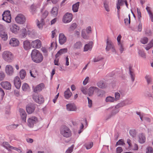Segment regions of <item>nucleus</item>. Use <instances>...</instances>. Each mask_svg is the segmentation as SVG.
I'll list each match as a JSON object with an SVG mask.
<instances>
[{
	"mask_svg": "<svg viewBox=\"0 0 153 153\" xmlns=\"http://www.w3.org/2000/svg\"><path fill=\"white\" fill-rule=\"evenodd\" d=\"M36 108V105L31 103L29 104L26 106V110L27 112L29 114H30L33 112Z\"/></svg>",
	"mask_w": 153,
	"mask_h": 153,
	"instance_id": "9d476101",
	"label": "nucleus"
},
{
	"mask_svg": "<svg viewBox=\"0 0 153 153\" xmlns=\"http://www.w3.org/2000/svg\"><path fill=\"white\" fill-rule=\"evenodd\" d=\"M93 142H91L88 144H85V146L87 149H91L93 146Z\"/></svg>",
	"mask_w": 153,
	"mask_h": 153,
	"instance_id": "4d7b16f0",
	"label": "nucleus"
},
{
	"mask_svg": "<svg viewBox=\"0 0 153 153\" xmlns=\"http://www.w3.org/2000/svg\"><path fill=\"white\" fill-rule=\"evenodd\" d=\"M16 22L20 24H23L25 22L26 18L22 14H18L15 18Z\"/></svg>",
	"mask_w": 153,
	"mask_h": 153,
	"instance_id": "0eeeda50",
	"label": "nucleus"
},
{
	"mask_svg": "<svg viewBox=\"0 0 153 153\" xmlns=\"http://www.w3.org/2000/svg\"><path fill=\"white\" fill-rule=\"evenodd\" d=\"M138 54L142 57L146 58L145 54L143 51L141 50H139L138 51Z\"/></svg>",
	"mask_w": 153,
	"mask_h": 153,
	"instance_id": "5fc2aeb1",
	"label": "nucleus"
},
{
	"mask_svg": "<svg viewBox=\"0 0 153 153\" xmlns=\"http://www.w3.org/2000/svg\"><path fill=\"white\" fill-rule=\"evenodd\" d=\"M125 105L131 104L133 102L131 99H128L123 100Z\"/></svg>",
	"mask_w": 153,
	"mask_h": 153,
	"instance_id": "37998d69",
	"label": "nucleus"
},
{
	"mask_svg": "<svg viewBox=\"0 0 153 153\" xmlns=\"http://www.w3.org/2000/svg\"><path fill=\"white\" fill-rule=\"evenodd\" d=\"M145 34L148 36H150L152 34V32L150 29L148 28H146L145 30Z\"/></svg>",
	"mask_w": 153,
	"mask_h": 153,
	"instance_id": "603ef678",
	"label": "nucleus"
},
{
	"mask_svg": "<svg viewBox=\"0 0 153 153\" xmlns=\"http://www.w3.org/2000/svg\"><path fill=\"white\" fill-rule=\"evenodd\" d=\"M31 55L32 60L36 63H40L43 60V57L42 54L36 49L33 50Z\"/></svg>",
	"mask_w": 153,
	"mask_h": 153,
	"instance_id": "f257e3e1",
	"label": "nucleus"
},
{
	"mask_svg": "<svg viewBox=\"0 0 153 153\" xmlns=\"http://www.w3.org/2000/svg\"><path fill=\"white\" fill-rule=\"evenodd\" d=\"M76 27L77 25L76 23H73L71 25L69 28V30L70 31H73L76 29Z\"/></svg>",
	"mask_w": 153,
	"mask_h": 153,
	"instance_id": "49530a36",
	"label": "nucleus"
},
{
	"mask_svg": "<svg viewBox=\"0 0 153 153\" xmlns=\"http://www.w3.org/2000/svg\"><path fill=\"white\" fill-rule=\"evenodd\" d=\"M129 74L131 78V81L133 82L134 80L135 75L134 72V70L132 68V67L130 66L129 67Z\"/></svg>",
	"mask_w": 153,
	"mask_h": 153,
	"instance_id": "412c9836",
	"label": "nucleus"
},
{
	"mask_svg": "<svg viewBox=\"0 0 153 153\" xmlns=\"http://www.w3.org/2000/svg\"><path fill=\"white\" fill-rule=\"evenodd\" d=\"M123 151V149L121 147H118L116 149L117 153H121Z\"/></svg>",
	"mask_w": 153,
	"mask_h": 153,
	"instance_id": "774afa93",
	"label": "nucleus"
},
{
	"mask_svg": "<svg viewBox=\"0 0 153 153\" xmlns=\"http://www.w3.org/2000/svg\"><path fill=\"white\" fill-rule=\"evenodd\" d=\"M30 9L31 10V12L33 14L35 13L36 8L35 6L33 5H32L31 6Z\"/></svg>",
	"mask_w": 153,
	"mask_h": 153,
	"instance_id": "13d9d810",
	"label": "nucleus"
},
{
	"mask_svg": "<svg viewBox=\"0 0 153 153\" xmlns=\"http://www.w3.org/2000/svg\"><path fill=\"white\" fill-rule=\"evenodd\" d=\"M147 153H153V149L151 147H149L147 149Z\"/></svg>",
	"mask_w": 153,
	"mask_h": 153,
	"instance_id": "338daca9",
	"label": "nucleus"
},
{
	"mask_svg": "<svg viewBox=\"0 0 153 153\" xmlns=\"http://www.w3.org/2000/svg\"><path fill=\"white\" fill-rule=\"evenodd\" d=\"M68 51L67 48H65L60 49L56 53L55 55L56 58H57L59 56L62 54L65 53L67 52Z\"/></svg>",
	"mask_w": 153,
	"mask_h": 153,
	"instance_id": "a878e982",
	"label": "nucleus"
},
{
	"mask_svg": "<svg viewBox=\"0 0 153 153\" xmlns=\"http://www.w3.org/2000/svg\"><path fill=\"white\" fill-rule=\"evenodd\" d=\"M115 100L116 101L119 100L120 97V94L118 92H116L115 94Z\"/></svg>",
	"mask_w": 153,
	"mask_h": 153,
	"instance_id": "680f3d73",
	"label": "nucleus"
},
{
	"mask_svg": "<svg viewBox=\"0 0 153 153\" xmlns=\"http://www.w3.org/2000/svg\"><path fill=\"white\" fill-rule=\"evenodd\" d=\"M0 93H1V100H2L4 97L5 93L4 90L1 88H0Z\"/></svg>",
	"mask_w": 153,
	"mask_h": 153,
	"instance_id": "0e129e2a",
	"label": "nucleus"
},
{
	"mask_svg": "<svg viewBox=\"0 0 153 153\" xmlns=\"http://www.w3.org/2000/svg\"><path fill=\"white\" fill-rule=\"evenodd\" d=\"M72 95V93L71 92L69 88H68L66 91L64 92V96L65 98L66 99H68Z\"/></svg>",
	"mask_w": 153,
	"mask_h": 153,
	"instance_id": "c85d7f7f",
	"label": "nucleus"
},
{
	"mask_svg": "<svg viewBox=\"0 0 153 153\" xmlns=\"http://www.w3.org/2000/svg\"><path fill=\"white\" fill-rule=\"evenodd\" d=\"M19 41L18 39L15 38H12L9 42V44L13 47H16L18 45Z\"/></svg>",
	"mask_w": 153,
	"mask_h": 153,
	"instance_id": "aec40b11",
	"label": "nucleus"
},
{
	"mask_svg": "<svg viewBox=\"0 0 153 153\" xmlns=\"http://www.w3.org/2000/svg\"><path fill=\"white\" fill-rule=\"evenodd\" d=\"M29 87L27 84L25 83L22 86V89L24 91H26L29 90Z\"/></svg>",
	"mask_w": 153,
	"mask_h": 153,
	"instance_id": "a19ab883",
	"label": "nucleus"
},
{
	"mask_svg": "<svg viewBox=\"0 0 153 153\" xmlns=\"http://www.w3.org/2000/svg\"><path fill=\"white\" fill-rule=\"evenodd\" d=\"M20 76L22 79H24L26 75L25 71L24 69H22L19 72Z\"/></svg>",
	"mask_w": 153,
	"mask_h": 153,
	"instance_id": "f704fd0d",
	"label": "nucleus"
},
{
	"mask_svg": "<svg viewBox=\"0 0 153 153\" xmlns=\"http://www.w3.org/2000/svg\"><path fill=\"white\" fill-rule=\"evenodd\" d=\"M72 19V14L70 13H67L64 16L62 21L65 23H68L71 21Z\"/></svg>",
	"mask_w": 153,
	"mask_h": 153,
	"instance_id": "1a4fd4ad",
	"label": "nucleus"
},
{
	"mask_svg": "<svg viewBox=\"0 0 153 153\" xmlns=\"http://www.w3.org/2000/svg\"><path fill=\"white\" fill-rule=\"evenodd\" d=\"M2 57L5 61L8 62H11L13 59L12 53L8 51L3 52L2 53Z\"/></svg>",
	"mask_w": 153,
	"mask_h": 153,
	"instance_id": "7ed1b4c3",
	"label": "nucleus"
},
{
	"mask_svg": "<svg viewBox=\"0 0 153 153\" xmlns=\"http://www.w3.org/2000/svg\"><path fill=\"white\" fill-rule=\"evenodd\" d=\"M5 77L4 73L2 72H0V81L3 80Z\"/></svg>",
	"mask_w": 153,
	"mask_h": 153,
	"instance_id": "052dcab7",
	"label": "nucleus"
},
{
	"mask_svg": "<svg viewBox=\"0 0 153 153\" xmlns=\"http://www.w3.org/2000/svg\"><path fill=\"white\" fill-rule=\"evenodd\" d=\"M82 46V43L80 41L76 42L74 45V48L76 49H80Z\"/></svg>",
	"mask_w": 153,
	"mask_h": 153,
	"instance_id": "72a5a7b5",
	"label": "nucleus"
},
{
	"mask_svg": "<svg viewBox=\"0 0 153 153\" xmlns=\"http://www.w3.org/2000/svg\"><path fill=\"white\" fill-rule=\"evenodd\" d=\"M107 46L105 48L106 51H109L110 49H111L114 46L113 45L112 42L111 41H109L108 39L106 42Z\"/></svg>",
	"mask_w": 153,
	"mask_h": 153,
	"instance_id": "bb28decb",
	"label": "nucleus"
},
{
	"mask_svg": "<svg viewBox=\"0 0 153 153\" xmlns=\"http://www.w3.org/2000/svg\"><path fill=\"white\" fill-rule=\"evenodd\" d=\"M0 36L1 38V39L4 41L7 40L8 39V36L6 30L1 31L0 32Z\"/></svg>",
	"mask_w": 153,
	"mask_h": 153,
	"instance_id": "5701e85b",
	"label": "nucleus"
},
{
	"mask_svg": "<svg viewBox=\"0 0 153 153\" xmlns=\"http://www.w3.org/2000/svg\"><path fill=\"white\" fill-rule=\"evenodd\" d=\"M19 111L20 113V115L22 121L25 122L26 121L27 114L25 111L24 109L22 108H20L19 110Z\"/></svg>",
	"mask_w": 153,
	"mask_h": 153,
	"instance_id": "6ab92c4d",
	"label": "nucleus"
},
{
	"mask_svg": "<svg viewBox=\"0 0 153 153\" xmlns=\"http://www.w3.org/2000/svg\"><path fill=\"white\" fill-rule=\"evenodd\" d=\"M60 130L61 134L64 137H69L71 135L70 129L65 126H62Z\"/></svg>",
	"mask_w": 153,
	"mask_h": 153,
	"instance_id": "f03ea898",
	"label": "nucleus"
},
{
	"mask_svg": "<svg viewBox=\"0 0 153 153\" xmlns=\"http://www.w3.org/2000/svg\"><path fill=\"white\" fill-rule=\"evenodd\" d=\"M33 98L36 102L39 104L43 103L44 101V99L42 96L37 93H35L33 94Z\"/></svg>",
	"mask_w": 153,
	"mask_h": 153,
	"instance_id": "20e7f679",
	"label": "nucleus"
},
{
	"mask_svg": "<svg viewBox=\"0 0 153 153\" xmlns=\"http://www.w3.org/2000/svg\"><path fill=\"white\" fill-rule=\"evenodd\" d=\"M14 84L16 88L19 89L21 85L20 79L19 76L15 77L14 79Z\"/></svg>",
	"mask_w": 153,
	"mask_h": 153,
	"instance_id": "ddd939ff",
	"label": "nucleus"
},
{
	"mask_svg": "<svg viewBox=\"0 0 153 153\" xmlns=\"http://www.w3.org/2000/svg\"><path fill=\"white\" fill-rule=\"evenodd\" d=\"M41 41L39 39L33 41L31 43V46L33 48H39L41 47Z\"/></svg>",
	"mask_w": 153,
	"mask_h": 153,
	"instance_id": "9b49d317",
	"label": "nucleus"
},
{
	"mask_svg": "<svg viewBox=\"0 0 153 153\" xmlns=\"http://www.w3.org/2000/svg\"><path fill=\"white\" fill-rule=\"evenodd\" d=\"M10 29L13 33H16L19 30V27L16 25L13 24L12 26H11Z\"/></svg>",
	"mask_w": 153,
	"mask_h": 153,
	"instance_id": "b1692460",
	"label": "nucleus"
},
{
	"mask_svg": "<svg viewBox=\"0 0 153 153\" xmlns=\"http://www.w3.org/2000/svg\"><path fill=\"white\" fill-rule=\"evenodd\" d=\"M82 36L84 39H88L89 37V36L88 35H87L86 33L85 30H82Z\"/></svg>",
	"mask_w": 153,
	"mask_h": 153,
	"instance_id": "8fccbe9b",
	"label": "nucleus"
},
{
	"mask_svg": "<svg viewBox=\"0 0 153 153\" xmlns=\"http://www.w3.org/2000/svg\"><path fill=\"white\" fill-rule=\"evenodd\" d=\"M115 100V98L113 97L109 96L106 97L105 101L106 102H113Z\"/></svg>",
	"mask_w": 153,
	"mask_h": 153,
	"instance_id": "58836bf2",
	"label": "nucleus"
},
{
	"mask_svg": "<svg viewBox=\"0 0 153 153\" xmlns=\"http://www.w3.org/2000/svg\"><path fill=\"white\" fill-rule=\"evenodd\" d=\"M130 135L132 137H136L137 132L135 129L130 130L129 131Z\"/></svg>",
	"mask_w": 153,
	"mask_h": 153,
	"instance_id": "ea45409f",
	"label": "nucleus"
},
{
	"mask_svg": "<svg viewBox=\"0 0 153 153\" xmlns=\"http://www.w3.org/2000/svg\"><path fill=\"white\" fill-rule=\"evenodd\" d=\"M74 146L72 145L70 147H69L65 152V153H71L73 151Z\"/></svg>",
	"mask_w": 153,
	"mask_h": 153,
	"instance_id": "6e6d98bb",
	"label": "nucleus"
},
{
	"mask_svg": "<svg viewBox=\"0 0 153 153\" xmlns=\"http://www.w3.org/2000/svg\"><path fill=\"white\" fill-rule=\"evenodd\" d=\"M3 146L6 149H11V148H13L12 146H10L7 142H4L3 143Z\"/></svg>",
	"mask_w": 153,
	"mask_h": 153,
	"instance_id": "c03bdc74",
	"label": "nucleus"
},
{
	"mask_svg": "<svg viewBox=\"0 0 153 153\" xmlns=\"http://www.w3.org/2000/svg\"><path fill=\"white\" fill-rule=\"evenodd\" d=\"M148 38L147 37H145L141 39L140 42L142 44H146L148 42Z\"/></svg>",
	"mask_w": 153,
	"mask_h": 153,
	"instance_id": "a18cd8bd",
	"label": "nucleus"
},
{
	"mask_svg": "<svg viewBox=\"0 0 153 153\" xmlns=\"http://www.w3.org/2000/svg\"><path fill=\"white\" fill-rule=\"evenodd\" d=\"M2 15L3 20L8 23L11 22V17L10 11L7 10L3 12Z\"/></svg>",
	"mask_w": 153,
	"mask_h": 153,
	"instance_id": "39448f33",
	"label": "nucleus"
},
{
	"mask_svg": "<svg viewBox=\"0 0 153 153\" xmlns=\"http://www.w3.org/2000/svg\"><path fill=\"white\" fill-rule=\"evenodd\" d=\"M22 36L23 38H25L27 35V30L25 28H23L22 30Z\"/></svg>",
	"mask_w": 153,
	"mask_h": 153,
	"instance_id": "3c124183",
	"label": "nucleus"
},
{
	"mask_svg": "<svg viewBox=\"0 0 153 153\" xmlns=\"http://www.w3.org/2000/svg\"><path fill=\"white\" fill-rule=\"evenodd\" d=\"M124 141L123 139H121L119 140L118 142L116 143V145H123L124 144Z\"/></svg>",
	"mask_w": 153,
	"mask_h": 153,
	"instance_id": "e2e57ef3",
	"label": "nucleus"
},
{
	"mask_svg": "<svg viewBox=\"0 0 153 153\" xmlns=\"http://www.w3.org/2000/svg\"><path fill=\"white\" fill-rule=\"evenodd\" d=\"M58 12V8L56 7H53L51 11L52 14L54 16H56L57 15Z\"/></svg>",
	"mask_w": 153,
	"mask_h": 153,
	"instance_id": "e433bc0d",
	"label": "nucleus"
},
{
	"mask_svg": "<svg viewBox=\"0 0 153 153\" xmlns=\"http://www.w3.org/2000/svg\"><path fill=\"white\" fill-rule=\"evenodd\" d=\"M92 42H91L88 44H86L84 47V51H86L89 50H91L92 48Z\"/></svg>",
	"mask_w": 153,
	"mask_h": 153,
	"instance_id": "cd10ccee",
	"label": "nucleus"
},
{
	"mask_svg": "<svg viewBox=\"0 0 153 153\" xmlns=\"http://www.w3.org/2000/svg\"><path fill=\"white\" fill-rule=\"evenodd\" d=\"M97 93V96L100 97H102L104 94V92L102 90H100L98 88V90L96 91Z\"/></svg>",
	"mask_w": 153,
	"mask_h": 153,
	"instance_id": "4c0bfd02",
	"label": "nucleus"
},
{
	"mask_svg": "<svg viewBox=\"0 0 153 153\" xmlns=\"http://www.w3.org/2000/svg\"><path fill=\"white\" fill-rule=\"evenodd\" d=\"M0 85L3 88L6 90H10L11 89V84L8 81L2 82Z\"/></svg>",
	"mask_w": 153,
	"mask_h": 153,
	"instance_id": "f8f14e48",
	"label": "nucleus"
},
{
	"mask_svg": "<svg viewBox=\"0 0 153 153\" xmlns=\"http://www.w3.org/2000/svg\"><path fill=\"white\" fill-rule=\"evenodd\" d=\"M138 141L139 143L143 144L145 143L146 141L145 135L143 133L139 134L137 137Z\"/></svg>",
	"mask_w": 153,
	"mask_h": 153,
	"instance_id": "dca6fc26",
	"label": "nucleus"
},
{
	"mask_svg": "<svg viewBox=\"0 0 153 153\" xmlns=\"http://www.w3.org/2000/svg\"><path fill=\"white\" fill-rule=\"evenodd\" d=\"M31 43L27 40H26L23 42V47L26 50H27L31 48Z\"/></svg>",
	"mask_w": 153,
	"mask_h": 153,
	"instance_id": "393cba45",
	"label": "nucleus"
},
{
	"mask_svg": "<svg viewBox=\"0 0 153 153\" xmlns=\"http://www.w3.org/2000/svg\"><path fill=\"white\" fill-rule=\"evenodd\" d=\"M38 122V119L36 117H32L29 118L27 120L28 126L31 128L33 127L34 124Z\"/></svg>",
	"mask_w": 153,
	"mask_h": 153,
	"instance_id": "6e6552de",
	"label": "nucleus"
},
{
	"mask_svg": "<svg viewBox=\"0 0 153 153\" xmlns=\"http://www.w3.org/2000/svg\"><path fill=\"white\" fill-rule=\"evenodd\" d=\"M145 78L146 81L148 85L152 84V79L151 76L146 75Z\"/></svg>",
	"mask_w": 153,
	"mask_h": 153,
	"instance_id": "7c9ffc66",
	"label": "nucleus"
},
{
	"mask_svg": "<svg viewBox=\"0 0 153 153\" xmlns=\"http://www.w3.org/2000/svg\"><path fill=\"white\" fill-rule=\"evenodd\" d=\"M79 2H78L73 4L72 6V10L74 12H76L78 11L79 6Z\"/></svg>",
	"mask_w": 153,
	"mask_h": 153,
	"instance_id": "2f4dec72",
	"label": "nucleus"
},
{
	"mask_svg": "<svg viewBox=\"0 0 153 153\" xmlns=\"http://www.w3.org/2000/svg\"><path fill=\"white\" fill-rule=\"evenodd\" d=\"M19 126L18 124H13L11 125H10V129L14 130L17 127Z\"/></svg>",
	"mask_w": 153,
	"mask_h": 153,
	"instance_id": "864d4df0",
	"label": "nucleus"
},
{
	"mask_svg": "<svg viewBox=\"0 0 153 153\" xmlns=\"http://www.w3.org/2000/svg\"><path fill=\"white\" fill-rule=\"evenodd\" d=\"M97 86L100 88H104L106 86L105 83L103 81H100L97 83Z\"/></svg>",
	"mask_w": 153,
	"mask_h": 153,
	"instance_id": "c9c22d12",
	"label": "nucleus"
},
{
	"mask_svg": "<svg viewBox=\"0 0 153 153\" xmlns=\"http://www.w3.org/2000/svg\"><path fill=\"white\" fill-rule=\"evenodd\" d=\"M67 39L63 33L59 34V42L61 45L64 44L66 41Z\"/></svg>",
	"mask_w": 153,
	"mask_h": 153,
	"instance_id": "2eb2a0df",
	"label": "nucleus"
},
{
	"mask_svg": "<svg viewBox=\"0 0 153 153\" xmlns=\"http://www.w3.org/2000/svg\"><path fill=\"white\" fill-rule=\"evenodd\" d=\"M124 0H117V4L122 6L124 5Z\"/></svg>",
	"mask_w": 153,
	"mask_h": 153,
	"instance_id": "69168bd1",
	"label": "nucleus"
},
{
	"mask_svg": "<svg viewBox=\"0 0 153 153\" xmlns=\"http://www.w3.org/2000/svg\"><path fill=\"white\" fill-rule=\"evenodd\" d=\"M124 106H126L124 102V101H123L118 103L115 107H116V108H117L118 109L119 108L122 107Z\"/></svg>",
	"mask_w": 153,
	"mask_h": 153,
	"instance_id": "de8ad7c7",
	"label": "nucleus"
},
{
	"mask_svg": "<svg viewBox=\"0 0 153 153\" xmlns=\"http://www.w3.org/2000/svg\"><path fill=\"white\" fill-rule=\"evenodd\" d=\"M48 14V12L47 10H45L42 14L40 21H39L38 20L37 25L39 28H40L42 27V26L44 24V19L46 17Z\"/></svg>",
	"mask_w": 153,
	"mask_h": 153,
	"instance_id": "423d86ee",
	"label": "nucleus"
},
{
	"mask_svg": "<svg viewBox=\"0 0 153 153\" xmlns=\"http://www.w3.org/2000/svg\"><path fill=\"white\" fill-rule=\"evenodd\" d=\"M44 87V84L41 83L33 88V91L35 93H37L41 91Z\"/></svg>",
	"mask_w": 153,
	"mask_h": 153,
	"instance_id": "f3484780",
	"label": "nucleus"
},
{
	"mask_svg": "<svg viewBox=\"0 0 153 153\" xmlns=\"http://www.w3.org/2000/svg\"><path fill=\"white\" fill-rule=\"evenodd\" d=\"M128 18L125 19L124 23L126 25H129L130 23V14L128 15Z\"/></svg>",
	"mask_w": 153,
	"mask_h": 153,
	"instance_id": "79ce46f5",
	"label": "nucleus"
},
{
	"mask_svg": "<svg viewBox=\"0 0 153 153\" xmlns=\"http://www.w3.org/2000/svg\"><path fill=\"white\" fill-rule=\"evenodd\" d=\"M104 7L105 10L107 12L110 11V8L109 7V1L107 0H105L103 2Z\"/></svg>",
	"mask_w": 153,
	"mask_h": 153,
	"instance_id": "473e14b6",
	"label": "nucleus"
},
{
	"mask_svg": "<svg viewBox=\"0 0 153 153\" xmlns=\"http://www.w3.org/2000/svg\"><path fill=\"white\" fill-rule=\"evenodd\" d=\"M119 47V49L120 51V53H122L123 51H124V46L123 43L119 44H118Z\"/></svg>",
	"mask_w": 153,
	"mask_h": 153,
	"instance_id": "09e8293b",
	"label": "nucleus"
},
{
	"mask_svg": "<svg viewBox=\"0 0 153 153\" xmlns=\"http://www.w3.org/2000/svg\"><path fill=\"white\" fill-rule=\"evenodd\" d=\"M119 111V109L117 108H115L112 111L111 114L108 116L107 119L110 118L111 117L114 116Z\"/></svg>",
	"mask_w": 153,
	"mask_h": 153,
	"instance_id": "c756f323",
	"label": "nucleus"
},
{
	"mask_svg": "<svg viewBox=\"0 0 153 153\" xmlns=\"http://www.w3.org/2000/svg\"><path fill=\"white\" fill-rule=\"evenodd\" d=\"M98 90V88L96 87L92 86L88 89V95L89 96H92L94 92H96V91Z\"/></svg>",
	"mask_w": 153,
	"mask_h": 153,
	"instance_id": "4be33fe9",
	"label": "nucleus"
},
{
	"mask_svg": "<svg viewBox=\"0 0 153 153\" xmlns=\"http://www.w3.org/2000/svg\"><path fill=\"white\" fill-rule=\"evenodd\" d=\"M103 58L100 56L95 57L93 60L94 62H98L103 59Z\"/></svg>",
	"mask_w": 153,
	"mask_h": 153,
	"instance_id": "bf43d9fd",
	"label": "nucleus"
},
{
	"mask_svg": "<svg viewBox=\"0 0 153 153\" xmlns=\"http://www.w3.org/2000/svg\"><path fill=\"white\" fill-rule=\"evenodd\" d=\"M5 71L7 74L10 76L13 75L14 73L13 68L10 65H7L5 68Z\"/></svg>",
	"mask_w": 153,
	"mask_h": 153,
	"instance_id": "4468645a",
	"label": "nucleus"
},
{
	"mask_svg": "<svg viewBox=\"0 0 153 153\" xmlns=\"http://www.w3.org/2000/svg\"><path fill=\"white\" fill-rule=\"evenodd\" d=\"M66 106L67 109L68 111H76L77 109L74 103H68Z\"/></svg>",
	"mask_w": 153,
	"mask_h": 153,
	"instance_id": "a211bd4d",
	"label": "nucleus"
}]
</instances>
